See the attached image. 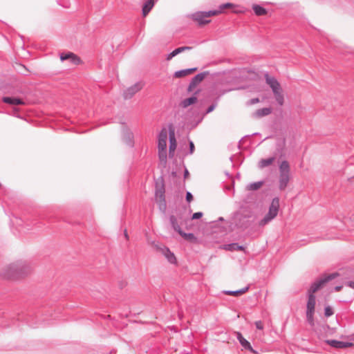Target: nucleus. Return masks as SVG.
Returning <instances> with one entry per match:
<instances>
[{"instance_id":"obj_1","label":"nucleus","mask_w":354,"mask_h":354,"mask_svg":"<svg viewBox=\"0 0 354 354\" xmlns=\"http://www.w3.org/2000/svg\"><path fill=\"white\" fill-rule=\"evenodd\" d=\"M31 272V267L26 261H18L6 266L1 275L6 279H17Z\"/></svg>"},{"instance_id":"obj_2","label":"nucleus","mask_w":354,"mask_h":354,"mask_svg":"<svg viewBox=\"0 0 354 354\" xmlns=\"http://www.w3.org/2000/svg\"><path fill=\"white\" fill-rule=\"evenodd\" d=\"M341 272H333L317 280L313 283L308 290L307 295H315L325 283L335 279L337 276L344 275L345 278H354V268L346 267L340 269Z\"/></svg>"},{"instance_id":"obj_3","label":"nucleus","mask_w":354,"mask_h":354,"mask_svg":"<svg viewBox=\"0 0 354 354\" xmlns=\"http://www.w3.org/2000/svg\"><path fill=\"white\" fill-rule=\"evenodd\" d=\"M233 4L231 3H223L219 6L218 10H209L207 12H196L192 15V19L197 21L199 25H205L210 22V20L207 19V18L221 13L224 9L231 8Z\"/></svg>"},{"instance_id":"obj_4","label":"nucleus","mask_w":354,"mask_h":354,"mask_svg":"<svg viewBox=\"0 0 354 354\" xmlns=\"http://www.w3.org/2000/svg\"><path fill=\"white\" fill-rule=\"evenodd\" d=\"M156 192H155V200L158 204V207L160 211L165 212L167 208V203L165 201V189L164 185V180L162 178H160L156 182Z\"/></svg>"},{"instance_id":"obj_5","label":"nucleus","mask_w":354,"mask_h":354,"mask_svg":"<svg viewBox=\"0 0 354 354\" xmlns=\"http://www.w3.org/2000/svg\"><path fill=\"white\" fill-rule=\"evenodd\" d=\"M279 208V200L277 197H275L272 200L268 212L259 221V226L263 227L273 220L277 216Z\"/></svg>"},{"instance_id":"obj_6","label":"nucleus","mask_w":354,"mask_h":354,"mask_svg":"<svg viewBox=\"0 0 354 354\" xmlns=\"http://www.w3.org/2000/svg\"><path fill=\"white\" fill-rule=\"evenodd\" d=\"M167 131L165 128H163L158 136V154L160 159H165L167 158Z\"/></svg>"},{"instance_id":"obj_7","label":"nucleus","mask_w":354,"mask_h":354,"mask_svg":"<svg viewBox=\"0 0 354 354\" xmlns=\"http://www.w3.org/2000/svg\"><path fill=\"white\" fill-rule=\"evenodd\" d=\"M143 84L138 82L128 87L123 92V97L125 100L131 99L137 92L142 89Z\"/></svg>"},{"instance_id":"obj_8","label":"nucleus","mask_w":354,"mask_h":354,"mask_svg":"<svg viewBox=\"0 0 354 354\" xmlns=\"http://www.w3.org/2000/svg\"><path fill=\"white\" fill-rule=\"evenodd\" d=\"M169 156L172 157L176 148V140L175 138L174 129L171 124L169 126Z\"/></svg>"},{"instance_id":"obj_9","label":"nucleus","mask_w":354,"mask_h":354,"mask_svg":"<svg viewBox=\"0 0 354 354\" xmlns=\"http://www.w3.org/2000/svg\"><path fill=\"white\" fill-rule=\"evenodd\" d=\"M156 249L161 252V253L166 257L168 261L171 263H176V259L174 254L171 252L169 248L163 245H155Z\"/></svg>"},{"instance_id":"obj_10","label":"nucleus","mask_w":354,"mask_h":354,"mask_svg":"<svg viewBox=\"0 0 354 354\" xmlns=\"http://www.w3.org/2000/svg\"><path fill=\"white\" fill-rule=\"evenodd\" d=\"M326 343L335 348H344L353 346V343L348 342H342L336 339H327Z\"/></svg>"},{"instance_id":"obj_11","label":"nucleus","mask_w":354,"mask_h":354,"mask_svg":"<svg viewBox=\"0 0 354 354\" xmlns=\"http://www.w3.org/2000/svg\"><path fill=\"white\" fill-rule=\"evenodd\" d=\"M265 80L266 83L271 88L272 92H275L276 91H279L281 88L277 80L274 77L270 76L268 73L265 74Z\"/></svg>"},{"instance_id":"obj_12","label":"nucleus","mask_w":354,"mask_h":354,"mask_svg":"<svg viewBox=\"0 0 354 354\" xmlns=\"http://www.w3.org/2000/svg\"><path fill=\"white\" fill-rule=\"evenodd\" d=\"M290 178V174L279 173V188L280 190H284L286 188Z\"/></svg>"},{"instance_id":"obj_13","label":"nucleus","mask_w":354,"mask_h":354,"mask_svg":"<svg viewBox=\"0 0 354 354\" xmlns=\"http://www.w3.org/2000/svg\"><path fill=\"white\" fill-rule=\"evenodd\" d=\"M122 140L129 146L133 147V133L127 128H123L122 129Z\"/></svg>"},{"instance_id":"obj_14","label":"nucleus","mask_w":354,"mask_h":354,"mask_svg":"<svg viewBox=\"0 0 354 354\" xmlns=\"http://www.w3.org/2000/svg\"><path fill=\"white\" fill-rule=\"evenodd\" d=\"M198 93H199V90H197L196 92H194V95L192 97L182 100L180 103V106L182 108L185 109V108L188 107L189 106L196 103L197 102V97L196 95Z\"/></svg>"},{"instance_id":"obj_15","label":"nucleus","mask_w":354,"mask_h":354,"mask_svg":"<svg viewBox=\"0 0 354 354\" xmlns=\"http://www.w3.org/2000/svg\"><path fill=\"white\" fill-rule=\"evenodd\" d=\"M2 101L4 103L11 104V105H20V104H24V102L23 100L15 97H8L5 96L2 97Z\"/></svg>"},{"instance_id":"obj_16","label":"nucleus","mask_w":354,"mask_h":354,"mask_svg":"<svg viewBox=\"0 0 354 354\" xmlns=\"http://www.w3.org/2000/svg\"><path fill=\"white\" fill-rule=\"evenodd\" d=\"M192 49V46H181V47H178L176 49H174L172 52H171L169 54L167 55V60H170L171 59H172L174 57L176 56L177 55L183 53V52H185V51H187V50H190Z\"/></svg>"},{"instance_id":"obj_17","label":"nucleus","mask_w":354,"mask_h":354,"mask_svg":"<svg viewBox=\"0 0 354 354\" xmlns=\"http://www.w3.org/2000/svg\"><path fill=\"white\" fill-rule=\"evenodd\" d=\"M308 301L306 304V311L315 312L316 304V297L315 295H307Z\"/></svg>"},{"instance_id":"obj_18","label":"nucleus","mask_w":354,"mask_h":354,"mask_svg":"<svg viewBox=\"0 0 354 354\" xmlns=\"http://www.w3.org/2000/svg\"><path fill=\"white\" fill-rule=\"evenodd\" d=\"M196 70H197V68H196V67L190 68H186V69H182V70L176 71L174 73V76L175 77H176V78L185 77V76H187V75L194 73Z\"/></svg>"},{"instance_id":"obj_19","label":"nucleus","mask_w":354,"mask_h":354,"mask_svg":"<svg viewBox=\"0 0 354 354\" xmlns=\"http://www.w3.org/2000/svg\"><path fill=\"white\" fill-rule=\"evenodd\" d=\"M223 249L227 251H236V250H244L245 248L243 245H240L237 243H232L229 244L223 245Z\"/></svg>"},{"instance_id":"obj_20","label":"nucleus","mask_w":354,"mask_h":354,"mask_svg":"<svg viewBox=\"0 0 354 354\" xmlns=\"http://www.w3.org/2000/svg\"><path fill=\"white\" fill-rule=\"evenodd\" d=\"M154 6L153 0H147L143 5L142 12L144 17L147 16Z\"/></svg>"},{"instance_id":"obj_21","label":"nucleus","mask_w":354,"mask_h":354,"mask_svg":"<svg viewBox=\"0 0 354 354\" xmlns=\"http://www.w3.org/2000/svg\"><path fill=\"white\" fill-rule=\"evenodd\" d=\"M275 160V157H270L268 158L265 159H261L259 161L258 166L260 169L265 168L273 163V162Z\"/></svg>"},{"instance_id":"obj_22","label":"nucleus","mask_w":354,"mask_h":354,"mask_svg":"<svg viewBox=\"0 0 354 354\" xmlns=\"http://www.w3.org/2000/svg\"><path fill=\"white\" fill-rule=\"evenodd\" d=\"M272 112L271 108L269 107H265L262 109H259L255 111L254 113L255 117L261 118L263 116H266L270 114Z\"/></svg>"},{"instance_id":"obj_23","label":"nucleus","mask_w":354,"mask_h":354,"mask_svg":"<svg viewBox=\"0 0 354 354\" xmlns=\"http://www.w3.org/2000/svg\"><path fill=\"white\" fill-rule=\"evenodd\" d=\"M206 74H207L206 72H203V73H200L197 74L196 75H195L192 79V80L190 82L192 83V86H196L200 82H201L203 80Z\"/></svg>"},{"instance_id":"obj_24","label":"nucleus","mask_w":354,"mask_h":354,"mask_svg":"<svg viewBox=\"0 0 354 354\" xmlns=\"http://www.w3.org/2000/svg\"><path fill=\"white\" fill-rule=\"evenodd\" d=\"M70 58H73L75 62H81L80 59L73 53H63L60 54V59L62 61L67 60Z\"/></svg>"},{"instance_id":"obj_25","label":"nucleus","mask_w":354,"mask_h":354,"mask_svg":"<svg viewBox=\"0 0 354 354\" xmlns=\"http://www.w3.org/2000/svg\"><path fill=\"white\" fill-rule=\"evenodd\" d=\"M169 221H170V223H171V225L172 228L176 232H177L178 233L181 232L182 230H181V228L180 227V225L178 224V219H177V218L175 216L171 215L169 216Z\"/></svg>"},{"instance_id":"obj_26","label":"nucleus","mask_w":354,"mask_h":354,"mask_svg":"<svg viewBox=\"0 0 354 354\" xmlns=\"http://www.w3.org/2000/svg\"><path fill=\"white\" fill-rule=\"evenodd\" d=\"M248 290L249 286H246L237 290H225L224 293L227 295L238 296L246 292Z\"/></svg>"},{"instance_id":"obj_27","label":"nucleus","mask_w":354,"mask_h":354,"mask_svg":"<svg viewBox=\"0 0 354 354\" xmlns=\"http://www.w3.org/2000/svg\"><path fill=\"white\" fill-rule=\"evenodd\" d=\"M273 94L274 95V98L278 103L279 105L282 106L284 102V97L283 94L282 89H279V91H276L275 92H273Z\"/></svg>"},{"instance_id":"obj_28","label":"nucleus","mask_w":354,"mask_h":354,"mask_svg":"<svg viewBox=\"0 0 354 354\" xmlns=\"http://www.w3.org/2000/svg\"><path fill=\"white\" fill-rule=\"evenodd\" d=\"M239 343L245 350H248L252 353H257V351L253 349L250 343L246 339L243 338L242 339H240Z\"/></svg>"},{"instance_id":"obj_29","label":"nucleus","mask_w":354,"mask_h":354,"mask_svg":"<svg viewBox=\"0 0 354 354\" xmlns=\"http://www.w3.org/2000/svg\"><path fill=\"white\" fill-rule=\"evenodd\" d=\"M279 173L290 174V165L287 160H283L279 167Z\"/></svg>"},{"instance_id":"obj_30","label":"nucleus","mask_w":354,"mask_h":354,"mask_svg":"<svg viewBox=\"0 0 354 354\" xmlns=\"http://www.w3.org/2000/svg\"><path fill=\"white\" fill-rule=\"evenodd\" d=\"M263 181L261 180L250 183L249 185H248L247 189L248 190L250 191L258 190L263 185Z\"/></svg>"},{"instance_id":"obj_31","label":"nucleus","mask_w":354,"mask_h":354,"mask_svg":"<svg viewBox=\"0 0 354 354\" xmlns=\"http://www.w3.org/2000/svg\"><path fill=\"white\" fill-rule=\"evenodd\" d=\"M252 8H253L254 13L257 16H262L267 13L266 10L263 7H262L259 5H254Z\"/></svg>"},{"instance_id":"obj_32","label":"nucleus","mask_w":354,"mask_h":354,"mask_svg":"<svg viewBox=\"0 0 354 354\" xmlns=\"http://www.w3.org/2000/svg\"><path fill=\"white\" fill-rule=\"evenodd\" d=\"M314 314L315 312L306 311V320L310 326H314Z\"/></svg>"},{"instance_id":"obj_33","label":"nucleus","mask_w":354,"mask_h":354,"mask_svg":"<svg viewBox=\"0 0 354 354\" xmlns=\"http://www.w3.org/2000/svg\"><path fill=\"white\" fill-rule=\"evenodd\" d=\"M178 234L186 240L192 241L196 239L193 233H185L183 230H181V232H179Z\"/></svg>"},{"instance_id":"obj_34","label":"nucleus","mask_w":354,"mask_h":354,"mask_svg":"<svg viewBox=\"0 0 354 354\" xmlns=\"http://www.w3.org/2000/svg\"><path fill=\"white\" fill-rule=\"evenodd\" d=\"M334 314L333 308L330 306H326L324 308V315L326 317H330Z\"/></svg>"},{"instance_id":"obj_35","label":"nucleus","mask_w":354,"mask_h":354,"mask_svg":"<svg viewBox=\"0 0 354 354\" xmlns=\"http://www.w3.org/2000/svg\"><path fill=\"white\" fill-rule=\"evenodd\" d=\"M203 214L201 212H195L192 214L191 219H199L203 216Z\"/></svg>"},{"instance_id":"obj_36","label":"nucleus","mask_w":354,"mask_h":354,"mask_svg":"<svg viewBox=\"0 0 354 354\" xmlns=\"http://www.w3.org/2000/svg\"><path fill=\"white\" fill-rule=\"evenodd\" d=\"M285 143H286V140L284 138H283L282 140L278 141L277 142V149L279 150V149H283V148L285 146Z\"/></svg>"},{"instance_id":"obj_37","label":"nucleus","mask_w":354,"mask_h":354,"mask_svg":"<svg viewBox=\"0 0 354 354\" xmlns=\"http://www.w3.org/2000/svg\"><path fill=\"white\" fill-rule=\"evenodd\" d=\"M254 324H255L257 329H258V330H263L264 328L263 324L261 321H257V322H255Z\"/></svg>"},{"instance_id":"obj_38","label":"nucleus","mask_w":354,"mask_h":354,"mask_svg":"<svg viewBox=\"0 0 354 354\" xmlns=\"http://www.w3.org/2000/svg\"><path fill=\"white\" fill-rule=\"evenodd\" d=\"M217 104L216 103H214L212 104H211L206 110V112L205 113L207 114V113H211L212 111H213L214 110V109L216 108Z\"/></svg>"},{"instance_id":"obj_39","label":"nucleus","mask_w":354,"mask_h":354,"mask_svg":"<svg viewBox=\"0 0 354 354\" xmlns=\"http://www.w3.org/2000/svg\"><path fill=\"white\" fill-rule=\"evenodd\" d=\"M185 198L188 203H190L193 200V196L192 193L189 192H187Z\"/></svg>"},{"instance_id":"obj_40","label":"nucleus","mask_w":354,"mask_h":354,"mask_svg":"<svg viewBox=\"0 0 354 354\" xmlns=\"http://www.w3.org/2000/svg\"><path fill=\"white\" fill-rule=\"evenodd\" d=\"M189 154H192L194 151L195 147H194V142L191 140L189 142Z\"/></svg>"},{"instance_id":"obj_41","label":"nucleus","mask_w":354,"mask_h":354,"mask_svg":"<svg viewBox=\"0 0 354 354\" xmlns=\"http://www.w3.org/2000/svg\"><path fill=\"white\" fill-rule=\"evenodd\" d=\"M259 102V99L258 97H255V98H252L249 102H248V104L250 105H252V104H257Z\"/></svg>"},{"instance_id":"obj_42","label":"nucleus","mask_w":354,"mask_h":354,"mask_svg":"<svg viewBox=\"0 0 354 354\" xmlns=\"http://www.w3.org/2000/svg\"><path fill=\"white\" fill-rule=\"evenodd\" d=\"M344 284H345V286L354 289V281H346Z\"/></svg>"},{"instance_id":"obj_43","label":"nucleus","mask_w":354,"mask_h":354,"mask_svg":"<svg viewBox=\"0 0 354 354\" xmlns=\"http://www.w3.org/2000/svg\"><path fill=\"white\" fill-rule=\"evenodd\" d=\"M57 3L63 6V7H65V8H67L68 7V1H63V3H61L60 0H57Z\"/></svg>"},{"instance_id":"obj_44","label":"nucleus","mask_w":354,"mask_h":354,"mask_svg":"<svg viewBox=\"0 0 354 354\" xmlns=\"http://www.w3.org/2000/svg\"><path fill=\"white\" fill-rule=\"evenodd\" d=\"M236 337L239 342H240V339H242L243 338H244L240 332L236 333Z\"/></svg>"},{"instance_id":"obj_45","label":"nucleus","mask_w":354,"mask_h":354,"mask_svg":"<svg viewBox=\"0 0 354 354\" xmlns=\"http://www.w3.org/2000/svg\"><path fill=\"white\" fill-rule=\"evenodd\" d=\"M195 87H196L195 86H192V83L189 82V86L187 88V91L188 92L192 91L193 88H195Z\"/></svg>"},{"instance_id":"obj_46","label":"nucleus","mask_w":354,"mask_h":354,"mask_svg":"<svg viewBox=\"0 0 354 354\" xmlns=\"http://www.w3.org/2000/svg\"><path fill=\"white\" fill-rule=\"evenodd\" d=\"M189 176V171L187 168H185L184 178H186Z\"/></svg>"},{"instance_id":"obj_47","label":"nucleus","mask_w":354,"mask_h":354,"mask_svg":"<svg viewBox=\"0 0 354 354\" xmlns=\"http://www.w3.org/2000/svg\"><path fill=\"white\" fill-rule=\"evenodd\" d=\"M342 286H335V287L334 288V290H335L336 292H338V291H339V290L342 289Z\"/></svg>"},{"instance_id":"obj_48","label":"nucleus","mask_w":354,"mask_h":354,"mask_svg":"<svg viewBox=\"0 0 354 354\" xmlns=\"http://www.w3.org/2000/svg\"><path fill=\"white\" fill-rule=\"evenodd\" d=\"M69 59H70L71 63H73V64H74L75 65H77V64H79L80 63V62H75V60H74L73 58H70Z\"/></svg>"},{"instance_id":"obj_49","label":"nucleus","mask_w":354,"mask_h":354,"mask_svg":"<svg viewBox=\"0 0 354 354\" xmlns=\"http://www.w3.org/2000/svg\"><path fill=\"white\" fill-rule=\"evenodd\" d=\"M124 236L127 239H128V234L126 230H124Z\"/></svg>"},{"instance_id":"obj_50","label":"nucleus","mask_w":354,"mask_h":354,"mask_svg":"<svg viewBox=\"0 0 354 354\" xmlns=\"http://www.w3.org/2000/svg\"><path fill=\"white\" fill-rule=\"evenodd\" d=\"M171 175H172L174 177L176 176V171H172V172H171Z\"/></svg>"},{"instance_id":"obj_51","label":"nucleus","mask_w":354,"mask_h":354,"mask_svg":"<svg viewBox=\"0 0 354 354\" xmlns=\"http://www.w3.org/2000/svg\"><path fill=\"white\" fill-rule=\"evenodd\" d=\"M257 134H258V133H252V136H254V135H257Z\"/></svg>"}]
</instances>
